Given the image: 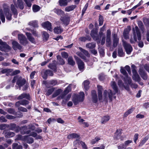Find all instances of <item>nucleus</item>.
<instances>
[{
    "label": "nucleus",
    "mask_w": 149,
    "mask_h": 149,
    "mask_svg": "<svg viewBox=\"0 0 149 149\" xmlns=\"http://www.w3.org/2000/svg\"><path fill=\"white\" fill-rule=\"evenodd\" d=\"M133 38L132 37H131L130 39V42L132 44L136 42L137 38L139 40H140L141 38V33L138 26H135V29H133Z\"/></svg>",
    "instance_id": "1"
},
{
    "label": "nucleus",
    "mask_w": 149,
    "mask_h": 149,
    "mask_svg": "<svg viewBox=\"0 0 149 149\" xmlns=\"http://www.w3.org/2000/svg\"><path fill=\"white\" fill-rule=\"evenodd\" d=\"M84 97V93L83 92H80L79 94H74L73 96L72 100L74 104L77 105L79 102H82Z\"/></svg>",
    "instance_id": "2"
},
{
    "label": "nucleus",
    "mask_w": 149,
    "mask_h": 149,
    "mask_svg": "<svg viewBox=\"0 0 149 149\" xmlns=\"http://www.w3.org/2000/svg\"><path fill=\"white\" fill-rule=\"evenodd\" d=\"M16 80H17V84L19 88L25 84V80L24 79H22V77H19L17 76H15L14 77L12 80L13 83H15Z\"/></svg>",
    "instance_id": "3"
},
{
    "label": "nucleus",
    "mask_w": 149,
    "mask_h": 149,
    "mask_svg": "<svg viewBox=\"0 0 149 149\" xmlns=\"http://www.w3.org/2000/svg\"><path fill=\"white\" fill-rule=\"evenodd\" d=\"M18 40H19L20 43L23 45L26 46L29 43L26 37L23 34H18Z\"/></svg>",
    "instance_id": "4"
},
{
    "label": "nucleus",
    "mask_w": 149,
    "mask_h": 149,
    "mask_svg": "<svg viewBox=\"0 0 149 149\" xmlns=\"http://www.w3.org/2000/svg\"><path fill=\"white\" fill-rule=\"evenodd\" d=\"M123 45L124 47L126 53L127 54H130L132 50V48L131 45L125 41L123 40Z\"/></svg>",
    "instance_id": "5"
},
{
    "label": "nucleus",
    "mask_w": 149,
    "mask_h": 149,
    "mask_svg": "<svg viewBox=\"0 0 149 149\" xmlns=\"http://www.w3.org/2000/svg\"><path fill=\"white\" fill-rule=\"evenodd\" d=\"M43 83L48 88L50 87L51 86H53L58 84L57 80H52L48 81H43Z\"/></svg>",
    "instance_id": "6"
},
{
    "label": "nucleus",
    "mask_w": 149,
    "mask_h": 149,
    "mask_svg": "<svg viewBox=\"0 0 149 149\" xmlns=\"http://www.w3.org/2000/svg\"><path fill=\"white\" fill-rule=\"evenodd\" d=\"M103 96L105 99H107L109 98L110 100H111L113 96V93L110 90L108 91L104 90L103 93Z\"/></svg>",
    "instance_id": "7"
},
{
    "label": "nucleus",
    "mask_w": 149,
    "mask_h": 149,
    "mask_svg": "<svg viewBox=\"0 0 149 149\" xmlns=\"http://www.w3.org/2000/svg\"><path fill=\"white\" fill-rule=\"evenodd\" d=\"M75 58L79 69L80 71H82L84 68V63L78 57Z\"/></svg>",
    "instance_id": "8"
},
{
    "label": "nucleus",
    "mask_w": 149,
    "mask_h": 149,
    "mask_svg": "<svg viewBox=\"0 0 149 149\" xmlns=\"http://www.w3.org/2000/svg\"><path fill=\"white\" fill-rule=\"evenodd\" d=\"M42 74L43 79H46L48 76H53V72L49 70H47L45 71L44 72H42Z\"/></svg>",
    "instance_id": "9"
},
{
    "label": "nucleus",
    "mask_w": 149,
    "mask_h": 149,
    "mask_svg": "<svg viewBox=\"0 0 149 149\" xmlns=\"http://www.w3.org/2000/svg\"><path fill=\"white\" fill-rule=\"evenodd\" d=\"M27 126L26 125L23 126L19 128V131L22 134H29L31 132V131L30 130H27Z\"/></svg>",
    "instance_id": "10"
},
{
    "label": "nucleus",
    "mask_w": 149,
    "mask_h": 149,
    "mask_svg": "<svg viewBox=\"0 0 149 149\" xmlns=\"http://www.w3.org/2000/svg\"><path fill=\"white\" fill-rule=\"evenodd\" d=\"M91 35L94 40H100V36L98 35L97 32L96 30H92Z\"/></svg>",
    "instance_id": "11"
},
{
    "label": "nucleus",
    "mask_w": 149,
    "mask_h": 149,
    "mask_svg": "<svg viewBox=\"0 0 149 149\" xmlns=\"http://www.w3.org/2000/svg\"><path fill=\"white\" fill-rule=\"evenodd\" d=\"M12 44L13 48L15 50H17V49L20 50L22 49V46L17 41H13Z\"/></svg>",
    "instance_id": "12"
},
{
    "label": "nucleus",
    "mask_w": 149,
    "mask_h": 149,
    "mask_svg": "<svg viewBox=\"0 0 149 149\" xmlns=\"http://www.w3.org/2000/svg\"><path fill=\"white\" fill-rule=\"evenodd\" d=\"M42 26L44 28H46L50 31H52V29L51 27V23L49 21H47L42 24Z\"/></svg>",
    "instance_id": "13"
},
{
    "label": "nucleus",
    "mask_w": 149,
    "mask_h": 149,
    "mask_svg": "<svg viewBox=\"0 0 149 149\" xmlns=\"http://www.w3.org/2000/svg\"><path fill=\"white\" fill-rule=\"evenodd\" d=\"M23 98H26L29 100H30V97L29 94L24 93H23L19 95L17 99L18 100H20Z\"/></svg>",
    "instance_id": "14"
},
{
    "label": "nucleus",
    "mask_w": 149,
    "mask_h": 149,
    "mask_svg": "<svg viewBox=\"0 0 149 149\" xmlns=\"http://www.w3.org/2000/svg\"><path fill=\"white\" fill-rule=\"evenodd\" d=\"M66 25L69 24L70 22V18L69 16H65L63 17H61L60 19Z\"/></svg>",
    "instance_id": "15"
},
{
    "label": "nucleus",
    "mask_w": 149,
    "mask_h": 149,
    "mask_svg": "<svg viewBox=\"0 0 149 149\" xmlns=\"http://www.w3.org/2000/svg\"><path fill=\"white\" fill-rule=\"evenodd\" d=\"M26 34L27 37L28 39L33 44L36 43V41L34 38L32 36L31 33H29L26 32Z\"/></svg>",
    "instance_id": "16"
},
{
    "label": "nucleus",
    "mask_w": 149,
    "mask_h": 149,
    "mask_svg": "<svg viewBox=\"0 0 149 149\" xmlns=\"http://www.w3.org/2000/svg\"><path fill=\"white\" fill-rule=\"evenodd\" d=\"M119 38L118 37L117 35L114 34L113 36V45L114 47H117L118 43Z\"/></svg>",
    "instance_id": "17"
},
{
    "label": "nucleus",
    "mask_w": 149,
    "mask_h": 149,
    "mask_svg": "<svg viewBox=\"0 0 149 149\" xmlns=\"http://www.w3.org/2000/svg\"><path fill=\"white\" fill-rule=\"evenodd\" d=\"M92 98L93 101L94 103H96L97 100V97L96 92L94 90L91 91Z\"/></svg>",
    "instance_id": "18"
},
{
    "label": "nucleus",
    "mask_w": 149,
    "mask_h": 149,
    "mask_svg": "<svg viewBox=\"0 0 149 149\" xmlns=\"http://www.w3.org/2000/svg\"><path fill=\"white\" fill-rule=\"evenodd\" d=\"M6 131H4L3 133H4V135L6 138H10L14 136L15 135V133L12 132H6Z\"/></svg>",
    "instance_id": "19"
},
{
    "label": "nucleus",
    "mask_w": 149,
    "mask_h": 149,
    "mask_svg": "<svg viewBox=\"0 0 149 149\" xmlns=\"http://www.w3.org/2000/svg\"><path fill=\"white\" fill-rule=\"evenodd\" d=\"M139 73L141 77L144 80H146L147 77L146 73L141 68H140L139 71Z\"/></svg>",
    "instance_id": "20"
},
{
    "label": "nucleus",
    "mask_w": 149,
    "mask_h": 149,
    "mask_svg": "<svg viewBox=\"0 0 149 149\" xmlns=\"http://www.w3.org/2000/svg\"><path fill=\"white\" fill-rule=\"evenodd\" d=\"M97 87L98 91V98L99 100L102 99V87L99 85H97Z\"/></svg>",
    "instance_id": "21"
},
{
    "label": "nucleus",
    "mask_w": 149,
    "mask_h": 149,
    "mask_svg": "<svg viewBox=\"0 0 149 149\" xmlns=\"http://www.w3.org/2000/svg\"><path fill=\"white\" fill-rule=\"evenodd\" d=\"M110 118V117L108 116H105L102 118L101 122L102 124H104L108 121Z\"/></svg>",
    "instance_id": "22"
},
{
    "label": "nucleus",
    "mask_w": 149,
    "mask_h": 149,
    "mask_svg": "<svg viewBox=\"0 0 149 149\" xmlns=\"http://www.w3.org/2000/svg\"><path fill=\"white\" fill-rule=\"evenodd\" d=\"M77 7L76 5H72L67 6L65 8V10L67 12L72 11Z\"/></svg>",
    "instance_id": "23"
},
{
    "label": "nucleus",
    "mask_w": 149,
    "mask_h": 149,
    "mask_svg": "<svg viewBox=\"0 0 149 149\" xmlns=\"http://www.w3.org/2000/svg\"><path fill=\"white\" fill-rule=\"evenodd\" d=\"M54 32L57 34L61 33L63 31V29L60 26H57L54 28Z\"/></svg>",
    "instance_id": "24"
},
{
    "label": "nucleus",
    "mask_w": 149,
    "mask_h": 149,
    "mask_svg": "<svg viewBox=\"0 0 149 149\" xmlns=\"http://www.w3.org/2000/svg\"><path fill=\"white\" fill-rule=\"evenodd\" d=\"M57 63L61 65H63L65 64L64 61L62 58L59 55L57 56Z\"/></svg>",
    "instance_id": "25"
},
{
    "label": "nucleus",
    "mask_w": 149,
    "mask_h": 149,
    "mask_svg": "<svg viewBox=\"0 0 149 149\" xmlns=\"http://www.w3.org/2000/svg\"><path fill=\"white\" fill-rule=\"evenodd\" d=\"M96 46V44L94 42L89 43L86 44V48L92 49L94 48Z\"/></svg>",
    "instance_id": "26"
},
{
    "label": "nucleus",
    "mask_w": 149,
    "mask_h": 149,
    "mask_svg": "<svg viewBox=\"0 0 149 149\" xmlns=\"http://www.w3.org/2000/svg\"><path fill=\"white\" fill-rule=\"evenodd\" d=\"M124 81L125 84H130L132 83V79L130 77L128 76V75L125 76L124 78Z\"/></svg>",
    "instance_id": "27"
},
{
    "label": "nucleus",
    "mask_w": 149,
    "mask_h": 149,
    "mask_svg": "<svg viewBox=\"0 0 149 149\" xmlns=\"http://www.w3.org/2000/svg\"><path fill=\"white\" fill-rule=\"evenodd\" d=\"M79 136L77 134L72 133L69 134L67 136V138L69 139H74V138H78Z\"/></svg>",
    "instance_id": "28"
},
{
    "label": "nucleus",
    "mask_w": 149,
    "mask_h": 149,
    "mask_svg": "<svg viewBox=\"0 0 149 149\" xmlns=\"http://www.w3.org/2000/svg\"><path fill=\"white\" fill-rule=\"evenodd\" d=\"M29 135H26V138L24 139V141H26L28 143H32L34 142V140L33 138L29 137Z\"/></svg>",
    "instance_id": "29"
},
{
    "label": "nucleus",
    "mask_w": 149,
    "mask_h": 149,
    "mask_svg": "<svg viewBox=\"0 0 149 149\" xmlns=\"http://www.w3.org/2000/svg\"><path fill=\"white\" fill-rule=\"evenodd\" d=\"M91 38L88 36H86V37H81L79 38V40L82 42H85L86 40L90 41Z\"/></svg>",
    "instance_id": "30"
},
{
    "label": "nucleus",
    "mask_w": 149,
    "mask_h": 149,
    "mask_svg": "<svg viewBox=\"0 0 149 149\" xmlns=\"http://www.w3.org/2000/svg\"><path fill=\"white\" fill-rule=\"evenodd\" d=\"M13 149H22V146L20 145H18V143H14L12 145Z\"/></svg>",
    "instance_id": "31"
},
{
    "label": "nucleus",
    "mask_w": 149,
    "mask_h": 149,
    "mask_svg": "<svg viewBox=\"0 0 149 149\" xmlns=\"http://www.w3.org/2000/svg\"><path fill=\"white\" fill-rule=\"evenodd\" d=\"M111 86L114 90L116 93H118V89L116 86V83L115 81H113L111 82Z\"/></svg>",
    "instance_id": "32"
},
{
    "label": "nucleus",
    "mask_w": 149,
    "mask_h": 149,
    "mask_svg": "<svg viewBox=\"0 0 149 149\" xmlns=\"http://www.w3.org/2000/svg\"><path fill=\"white\" fill-rule=\"evenodd\" d=\"M10 8L11 11L14 15V17H15L16 15H17V9L15 8V6L13 4L11 5Z\"/></svg>",
    "instance_id": "33"
},
{
    "label": "nucleus",
    "mask_w": 149,
    "mask_h": 149,
    "mask_svg": "<svg viewBox=\"0 0 149 149\" xmlns=\"http://www.w3.org/2000/svg\"><path fill=\"white\" fill-rule=\"evenodd\" d=\"M58 2L60 6H65L68 4L67 0H59Z\"/></svg>",
    "instance_id": "34"
},
{
    "label": "nucleus",
    "mask_w": 149,
    "mask_h": 149,
    "mask_svg": "<svg viewBox=\"0 0 149 149\" xmlns=\"http://www.w3.org/2000/svg\"><path fill=\"white\" fill-rule=\"evenodd\" d=\"M68 64L72 66H73L75 64V62L73 60L72 57L70 56L68 58Z\"/></svg>",
    "instance_id": "35"
},
{
    "label": "nucleus",
    "mask_w": 149,
    "mask_h": 149,
    "mask_svg": "<svg viewBox=\"0 0 149 149\" xmlns=\"http://www.w3.org/2000/svg\"><path fill=\"white\" fill-rule=\"evenodd\" d=\"M55 89V88L52 87L48 89L47 91L46 95L47 96H49L51 95Z\"/></svg>",
    "instance_id": "36"
},
{
    "label": "nucleus",
    "mask_w": 149,
    "mask_h": 149,
    "mask_svg": "<svg viewBox=\"0 0 149 149\" xmlns=\"http://www.w3.org/2000/svg\"><path fill=\"white\" fill-rule=\"evenodd\" d=\"M18 7L21 9H23L24 8V5L22 0H17Z\"/></svg>",
    "instance_id": "37"
},
{
    "label": "nucleus",
    "mask_w": 149,
    "mask_h": 149,
    "mask_svg": "<svg viewBox=\"0 0 149 149\" xmlns=\"http://www.w3.org/2000/svg\"><path fill=\"white\" fill-rule=\"evenodd\" d=\"M62 91V90L61 89H58L52 95L53 97H55L58 95Z\"/></svg>",
    "instance_id": "38"
},
{
    "label": "nucleus",
    "mask_w": 149,
    "mask_h": 149,
    "mask_svg": "<svg viewBox=\"0 0 149 149\" xmlns=\"http://www.w3.org/2000/svg\"><path fill=\"white\" fill-rule=\"evenodd\" d=\"M48 67L50 69L54 71H56V65L54 63L49 64Z\"/></svg>",
    "instance_id": "39"
},
{
    "label": "nucleus",
    "mask_w": 149,
    "mask_h": 149,
    "mask_svg": "<svg viewBox=\"0 0 149 149\" xmlns=\"http://www.w3.org/2000/svg\"><path fill=\"white\" fill-rule=\"evenodd\" d=\"M89 81L88 80H85L83 82L84 88L85 90H87L89 89Z\"/></svg>",
    "instance_id": "40"
},
{
    "label": "nucleus",
    "mask_w": 149,
    "mask_h": 149,
    "mask_svg": "<svg viewBox=\"0 0 149 149\" xmlns=\"http://www.w3.org/2000/svg\"><path fill=\"white\" fill-rule=\"evenodd\" d=\"M29 24L34 27H37L38 26L37 21L36 20L30 22Z\"/></svg>",
    "instance_id": "41"
},
{
    "label": "nucleus",
    "mask_w": 149,
    "mask_h": 149,
    "mask_svg": "<svg viewBox=\"0 0 149 149\" xmlns=\"http://www.w3.org/2000/svg\"><path fill=\"white\" fill-rule=\"evenodd\" d=\"M32 9L33 12H36L40 10V7L38 5H34L33 6Z\"/></svg>",
    "instance_id": "42"
},
{
    "label": "nucleus",
    "mask_w": 149,
    "mask_h": 149,
    "mask_svg": "<svg viewBox=\"0 0 149 149\" xmlns=\"http://www.w3.org/2000/svg\"><path fill=\"white\" fill-rule=\"evenodd\" d=\"M79 50L83 54H84L87 57H89L90 54H89L88 52L85 49H84L82 48L81 47H79Z\"/></svg>",
    "instance_id": "43"
},
{
    "label": "nucleus",
    "mask_w": 149,
    "mask_h": 149,
    "mask_svg": "<svg viewBox=\"0 0 149 149\" xmlns=\"http://www.w3.org/2000/svg\"><path fill=\"white\" fill-rule=\"evenodd\" d=\"M149 138V136H146L140 143L139 146H141L143 145L146 143V141L148 140Z\"/></svg>",
    "instance_id": "44"
},
{
    "label": "nucleus",
    "mask_w": 149,
    "mask_h": 149,
    "mask_svg": "<svg viewBox=\"0 0 149 149\" xmlns=\"http://www.w3.org/2000/svg\"><path fill=\"white\" fill-rule=\"evenodd\" d=\"M118 54L119 56L120 57L124 56V53L122 48L120 47L118 49Z\"/></svg>",
    "instance_id": "45"
},
{
    "label": "nucleus",
    "mask_w": 149,
    "mask_h": 149,
    "mask_svg": "<svg viewBox=\"0 0 149 149\" xmlns=\"http://www.w3.org/2000/svg\"><path fill=\"white\" fill-rule=\"evenodd\" d=\"M21 105L25 106L29 104V102L26 100H20Z\"/></svg>",
    "instance_id": "46"
},
{
    "label": "nucleus",
    "mask_w": 149,
    "mask_h": 149,
    "mask_svg": "<svg viewBox=\"0 0 149 149\" xmlns=\"http://www.w3.org/2000/svg\"><path fill=\"white\" fill-rule=\"evenodd\" d=\"M133 79L135 81H139L140 79V77L138 74L133 75Z\"/></svg>",
    "instance_id": "47"
},
{
    "label": "nucleus",
    "mask_w": 149,
    "mask_h": 149,
    "mask_svg": "<svg viewBox=\"0 0 149 149\" xmlns=\"http://www.w3.org/2000/svg\"><path fill=\"white\" fill-rule=\"evenodd\" d=\"M25 2L26 6L28 7H30L31 6V2L33 1L34 0H24Z\"/></svg>",
    "instance_id": "48"
},
{
    "label": "nucleus",
    "mask_w": 149,
    "mask_h": 149,
    "mask_svg": "<svg viewBox=\"0 0 149 149\" xmlns=\"http://www.w3.org/2000/svg\"><path fill=\"white\" fill-rule=\"evenodd\" d=\"M134 109L133 108L129 109L128 111L125 113L124 116V117H126L128 115L131 114L134 111Z\"/></svg>",
    "instance_id": "49"
},
{
    "label": "nucleus",
    "mask_w": 149,
    "mask_h": 149,
    "mask_svg": "<svg viewBox=\"0 0 149 149\" xmlns=\"http://www.w3.org/2000/svg\"><path fill=\"white\" fill-rule=\"evenodd\" d=\"M7 111V112L10 114L14 115L16 114V112L15 111V109H13L9 108L8 109Z\"/></svg>",
    "instance_id": "50"
},
{
    "label": "nucleus",
    "mask_w": 149,
    "mask_h": 149,
    "mask_svg": "<svg viewBox=\"0 0 149 149\" xmlns=\"http://www.w3.org/2000/svg\"><path fill=\"white\" fill-rule=\"evenodd\" d=\"M26 138V136H22V135L18 134L17 135V138L16 139L17 140H22L24 141V139Z\"/></svg>",
    "instance_id": "51"
},
{
    "label": "nucleus",
    "mask_w": 149,
    "mask_h": 149,
    "mask_svg": "<svg viewBox=\"0 0 149 149\" xmlns=\"http://www.w3.org/2000/svg\"><path fill=\"white\" fill-rule=\"evenodd\" d=\"M71 97V95L70 94H68L67 96L65 97L64 99L63 100L62 103L65 104L66 103V102L69 100L70 99Z\"/></svg>",
    "instance_id": "52"
},
{
    "label": "nucleus",
    "mask_w": 149,
    "mask_h": 149,
    "mask_svg": "<svg viewBox=\"0 0 149 149\" xmlns=\"http://www.w3.org/2000/svg\"><path fill=\"white\" fill-rule=\"evenodd\" d=\"M0 44L4 46L3 47H6L7 49H10V47L5 42H2L1 39H0Z\"/></svg>",
    "instance_id": "53"
},
{
    "label": "nucleus",
    "mask_w": 149,
    "mask_h": 149,
    "mask_svg": "<svg viewBox=\"0 0 149 149\" xmlns=\"http://www.w3.org/2000/svg\"><path fill=\"white\" fill-rule=\"evenodd\" d=\"M55 12L58 15H61L64 13L63 11L60 9H56L54 10Z\"/></svg>",
    "instance_id": "54"
},
{
    "label": "nucleus",
    "mask_w": 149,
    "mask_h": 149,
    "mask_svg": "<svg viewBox=\"0 0 149 149\" xmlns=\"http://www.w3.org/2000/svg\"><path fill=\"white\" fill-rule=\"evenodd\" d=\"M99 24L100 26L102 25L103 22V18L102 16L100 15L99 17Z\"/></svg>",
    "instance_id": "55"
},
{
    "label": "nucleus",
    "mask_w": 149,
    "mask_h": 149,
    "mask_svg": "<svg viewBox=\"0 0 149 149\" xmlns=\"http://www.w3.org/2000/svg\"><path fill=\"white\" fill-rule=\"evenodd\" d=\"M131 30L130 26H128L127 28L124 29L123 33L129 34Z\"/></svg>",
    "instance_id": "56"
},
{
    "label": "nucleus",
    "mask_w": 149,
    "mask_h": 149,
    "mask_svg": "<svg viewBox=\"0 0 149 149\" xmlns=\"http://www.w3.org/2000/svg\"><path fill=\"white\" fill-rule=\"evenodd\" d=\"M9 125L6 124H3L0 125V130H3L6 128H8Z\"/></svg>",
    "instance_id": "57"
},
{
    "label": "nucleus",
    "mask_w": 149,
    "mask_h": 149,
    "mask_svg": "<svg viewBox=\"0 0 149 149\" xmlns=\"http://www.w3.org/2000/svg\"><path fill=\"white\" fill-rule=\"evenodd\" d=\"M27 127L28 129L31 130L32 131L35 130V126L32 124H29Z\"/></svg>",
    "instance_id": "58"
},
{
    "label": "nucleus",
    "mask_w": 149,
    "mask_h": 149,
    "mask_svg": "<svg viewBox=\"0 0 149 149\" xmlns=\"http://www.w3.org/2000/svg\"><path fill=\"white\" fill-rule=\"evenodd\" d=\"M88 6V3H86L85 5L84 6V8H83L82 10V14L81 15H83L84 13H85L86 11V10L87 7Z\"/></svg>",
    "instance_id": "59"
},
{
    "label": "nucleus",
    "mask_w": 149,
    "mask_h": 149,
    "mask_svg": "<svg viewBox=\"0 0 149 149\" xmlns=\"http://www.w3.org/2000/svg\"><path fill=\"white\" fill-rule=\"evenodd\" d=\"M9 127H10V130H13L16 127V125L15 123H11L9 125Z\"/></svg>",
    "instance_id": "60"
},
{
    "label": "nucleus",
    "mask_w": 149,
    "mask_h": 149,
    "mask_svg": "<svg viewBox=\"0 0 149 149\" xmlns=\"http://www.w3.org/2000/svg\"><path fill=\"white\" fill-rule=\"evenodd\" d=\"M18 109L19 111H22L24 112H27V109L22 107H18Z\"/></svg>",
    "instance_id": "61"
},
{
    "label": "nucleus",
    "mask_w": 149,
    "mask_h": 149,
    "mask_svg": "<svg viewBox=\"0 0 149 149\" xmlns=\"http://www.w3.org/2000/svg\"><path fill=\"white\" fill-rule=\"evenodd\" d=\"M67 94V93H66L64 92L63 93H62L59 96L57 97V99L59 100L60 99H64L65 97V95Z\"/></svg>",
    "instance_id": "62"
},
{
    "label": "nucleus",
    "mask_w": 149,
    "mask_h": 149,
    "mask_svg": "<svg viewBox=\"0 0 149 149\" xmlns=\"http://www.w3.org/2000/svg\"><path fill=\"white\" fill-rule=\"evenodd\" d=\"M111 44L110 38H106V44L107 46L109 47Z\"/></svg>",
    "instance_id": "63"
},
{
    "label": "nucleus",
    "mask_w": 149,
    "mask_h": 149,
    "mask_svg": "<svg viewBox=\"0 0 149 149\" xmlns=\"http://www.w3.org/2000/svg\"><path fill=\"white\" fill-rule=\"evenodd\" d=\"M120 71L125 76L127 75V72L123 68L121 67L120 70Z\"/></svg>",
    "instance_id": "64"
}]
</instances>
